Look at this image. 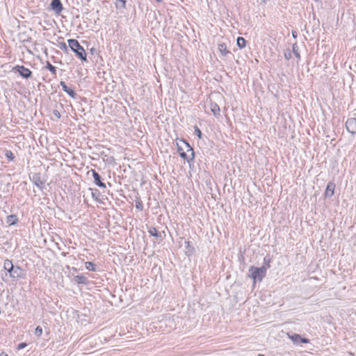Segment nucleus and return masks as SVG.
I'll use <instances>...</instances> for the list:
<instances>
[{
	"mask_svg": "<svg viewBox=\"0 0 356 356\" xmlns=\"http://www.w3.org/2000/svg\"><path fill=\"white\" fill-rule=\"evenodd\" d=\"M284 57L286 60H289L291 58V53L289 50L284 52Z\"/></svg>",
	"mask_w": 356,
	"mask_h": 356,
	"instance_id": "bb28decb",
	"label": "nucleus"
},
{
	"mask_svg": "<svg viewBox=\"0 0 356 356\" xmlns=\"http://www.w3.org/2000/svg\"><path fill=\"white\" fill-rule=\"evenodd\" d=\"M60 86L64 92H65L70 97L72 98H75L76 96V93L74 90L69 88L64 81H60Z\"/></svg>",
	"mask_w": 356,
	"mask_h": 356,
	"instance_id": "9d476101",
	"label": "nucleus"
},
{
	"mask_svg": "<svg viewBox=\"0 0 356 356\" xmlns=\"http://www.w3.org/2000/svg\"><path fill=\"white\" fill-rule=\"evenodd\" d=\"M70 48L74 51L76 56L81 60H87V55L84 48L80 45L79 42L75 39H69L67 40Z\"/></svg>",
	"mask_w": 356,
	"mask_h": 356,
	"instance_id": "f03ea898",
	"label": "nucleus"
},
{
	"mask_svg": "<svg viewBox=\"0 0 356 356\" xmlns=\"http://www.w3.org/2000/svg\"><path fill=\"white\" fill-rule=\"evenodd\" d=\"M346 127L347 131L351 134H356V118H351L348 119L346 122Z\"/></svg>",
	"mask_w": 356,
	"mask_h": 356,
	"instance_id": "0eeeda50",
	"label": "nucleus"
},
{
	"mask_svg": "<svg viewBox=\"0 0 356 356\" xmlns=\"http://www.w3.org/2000/svg\"><path fill=\"white\" fill-rule=\"evenodd\" d=\"M60 47L61 49L66 51L67 49V47L65 42L60 44Z\"/></svg>",
	"mask_w": 356,
	"mask_h": 356,
	"instance_id": "cd10ccee",
	"label": "nucleus"
},
{
	"mask_svg": "<svg viewBox=\"0 0 356 356\" xmlns=\"http://www.w3.org/2000/svg\"><path fill=\"white\" fill-rule=\"evenodd\" d=\"M5 156L9 161H13L15 158L13 153L10 150H6Z\"/></svg>",
	"mask_w": 356,
	"mask_h": 356,
	"instance_id": "5701e85b",
	"label": "nucleus"
},
{
	"mask_svg": "<svg viewBox=\"0 0 356 356\" xmlns=\"http://www.w3.org/2000/svg\"><path fill=\"white\" fill-rule=\"evenodd\" d=\"M136 207L140 211L143 210V206L140 200L136 201Z\"/></svg>",
	"mask_w": 356,
	"mask_h": 356,
	"instance_id": "a878e982",
	"label": "nucleus"
},
{
	"mask_svg": "<svg viewBox=\"0 0 356 356\" xmlns=\"http://www.w3.org/2000/svg\"><path fill=\"white\" fill-rule=\"evenodd\" d=\"M85 267L87 270L90 271H95V264L91 261H86L85 263Z\"/></svg>",
	"mask_w": 356,
	"mask_h": 356,
	"instance_id": "aec40b11",
	"label": "nucleus"
},
{
	"mask_svg": "<svg viewBox=\"0 0 356 356\" xmlns=\"http://www.w3.org/2000/svg\"><path fill=\"white\" fill-rule=\"evenodd\" d=\"M51 8L55 12L56 14H60L63 10V7L60 0H52L50 4Z\"/></svg>",
	"mask_w": 356,
	"mask_h": 356,
	"instance_id": "6e6552de",
	"label": "nucleus"
},
{
	"mask_svg": "<svg viewBox=\"0 0 356 356\" xmlns=\"http://www.w3.org/2000/svg\"><path fill=\"white\" fill-rule=\"evenodd\" d=\"M258 356H265V355H262V354H259Z\"/></svg>",
	"mask_w": 356,
	"mask_h": 356,
	"instance_id": "c9c22d12",
	"label": "nucleus"
},
{
	"mask_svg": "<svg viewBox=\"0 0 356 356\" xmlns=\"http://www.w3.org/2000/svg\"><path fill=\"white\" fill-rule=\"evenodd\" d=\"M156 1H158V2H161V0H156Z\"/></svg>",
	"mask_w": 356,
	"mask_h": 356,
	"instance_id": "e433bc0d",
	"label": "nucleus"
},
{
	"mask_svg": "<svg viewBox=\"0 0 356 356\" xmlns=\"http://www.w3.org/2000/svg\"><path fill=\"white\" fill-rule=\"evenodd\" d=\"M335 185L332 182H329L327 185L325 190V195L328 197H332L334 193Z\"/></svg>",
	"mask_w": 356,
	"mask_h": 356,
	"instance_id": "ddd939ff",
	"label": "nucleus"
},
{
	"mask_svg": "<svg viewBox=\"0 0 356 356\" xmlns=\"http://www.w3.org/2000/svg\"><path fill=\"white\" fill-rule=\"evenodd\" d=\"M292 36L294 38H297V32L296 31H292Z\"/></svg>",
	"mask_w": 356,
	"mask_h": 356,
	"instance_id": "2f4dec72",
	"label": "nucleus"
},
{
	"mask_svg": "<svg viewBox=\"0 0 356 356\" xmlns=\"http://www.w3.org/2000/svg\"><path fill=\"white\" fill-rule=\"evenodd\" d=\"M218 49L221 53V54L225 56L229 51L227 50V45L225 43H220L218 45Z\"/></svg>",
	"mask_w": 356,
	"mask_h": 356,
	"instance_id": "2eb2a0df",
	"label": "nucleus"
},
{
	"mask_svg": "<svg viewBox=\"0 0 356 356\" xmlns=\"http://www.w3.org/2000/svg\"><path fill=\"white\" fill-rule=\"evenodd\" d=\"M13 71L19 73V75L24 79H29L32 76V72L23 65H16L13 67Z\"/></svg>",
	"mask_w": 356,
	"mask_h": 356,
	"instance_id": "20e7f679",
	"label": "nucleus"
},
{
	"mask_svg": "<svg viewBox=\"0 0 356 356\" xmlns=\"http://www.w3.org/2000/svg\"><path fill=\"white\" fill-rule=\"evenodd\" d=\"M17 222V217L15 215H10L6 218V223L9 225H15Z\"/></svg>",
	"mask_w": 356,
	"mask_h": 356,
	"instance_id": "dca6fc26",
	"label": "nucleus"
},
{
	"mask_svg": "<svg viewBox=\"0 0 356 356\" xmlns=\"http://www.w3.org/2000/svg\"><path fill=\"white\" fill-rule=\"evenodd\" d=\"M181 152H186L185 147H182V150H181Z\"/></svg>",
	"mask_w": 356,
	"mask_h": 356,
	"instance_id": "f704fd0d",
	"label": "nucleus"
},
{
	"mask_svg": "<svg viewBox=\"0 0 356 356\" xmlns=\"http://www.w3.org/2000/svg\"><path fill=\"white\" fill-rule=\"evenodd\" d=\"M74 280L79 284H87L88 282V279L83 275L75 276Z\"/></svg>",
	"mask_w": 356,
	"mask_h": 356,
	"instance_id": "f3484780",
	"label": "nucleus"
},
{
	"mask_svg": "<svg viewBox=\"0 0 356 356\" xmlns=\"http://www.w3.org/2000/svg\"><path fill=\"white\" fill-rule=\"evenodd\" d=\"M194 131H195V134L199 138H202V132H201V130L197 127L195 126V128H194Z\"/></svg>",
	"mask_w": 356,
	"mask_h": 356,
	"instance_id": "393cba45",
	"label": "nucleus"
},
{
	"mask_svg": "<svg viewBox=\"0 0 356 356\" xmlns=\"http://www.w3.org/2000/svg\"><path fill=\"white\" fill-rule=\"evenodd\" d=\"M47 69H48L51 73L54 75L56 74V68L54 65H52L49 61L46 62V67Z\"/></svg>",
	"mask_w": 356,
	"mask_h": 356,
	"instance_id": "6ab92c4d",
	"label": "nucleus"
},
{
	"mask_svg": "<svg viewBox=\"0 0 356 356\" xmlns=\"http://www.w3.org/2000/svg\"><path fill=\"white\" fill-rule=\"evenodd\" d=\"M32 181H33V183L35 184V185L36 186H38L39 188L42 189L44 184V181L41 179L40 178V176L39 174H35L33 175V178H32Z\"/></svg>",
	"mask_w": 356,
	"mask_h": 356,
	"instance_id": "9b49d317",
	"label": "nucleus"
},
{
	"mask_svg": "<svg viewBox=\"0 0 356 356\" xmlns=\"http://www.w3.org/2000/svg\"><path fill=\"white\" fill-rule=\"evenodd\" d=\"M237 46L242 49L245 47L246 41L242 37H238L236 40Z\"/></svg>",
	"mask_w": 356,
	"mask_h": 356,
	"instance_id": "a211bd4d",
	"label": "nucleus"
},
{
	"mask_svg": "<svg viewBox=\"0 0 356 356\" xmlns=\"http://www.w3.org/2000/svg\"><path fill=\"white\" fill-rule=\"evenodd\" d=\"M10 277L13 279H24L26 277V273L22 268L16 266L12 269Z\"/></svg>",
	"mask_w": 356,
	"mask_h": 356,
	"instance_id": "423d86ee",
	"label": "nucleus"
},
{
	"mask_svg": "<svg viewBox=\"0 0 356 356\" xmlns=\"http://www.w3.org/2000/svg\"><path fill=\"white\" fill-rule=\"evenodd\" d=\"M118 1L122 3V5H121L122 8H125L126 0H118Z\"/></svg>",
	"mask_w": 356,
	"mask_h": 356,
	"instance_id": "7c9ffc66",
	"label": "nucleus"
},
{
	"mask_svg": "<svg viewBox=\"0 0 356 356\" xmlns=\"http://www.w3.org/2000/svg\"><path fill=\"white\" fill-rule=\"evenodd\" d=\"M0 356H8L7 354H5L4 353H1L0 354Z\"/></svg>",
	"mask_w": 356,
	"mask_h": 356,
	"instance_id": "72a5a7b5",
	"label": "nucleus"
},
{
	"mask_svg": "<svg viewBox=\"0 0 356 356\" xmlns=\"http://www.w3.org/2000/svg\"><path fill=\"white\" fill-rule=\"evenodd\" d=\"M249 276L254 280V282L256 280L261 281L262 279L266 276V268L264 266L261 268L251 266L249 268Z\"/></svg>",
	"mask_w": 356,
	"mask_h": 356,
	"instance_id": "7ed1b4c3",
	"label": "nucleus"
},
{
	"mask_svg": "<svg viewBox=\"0 0 356 356\" xmlns=\"http://www.w3.org/2000/svg\"><path fill=\"white\" fill-rule=\"evenodd\" d=\"M292 50H293V53L294 54V55L296 56V57L297 58H300V53L298 51V44L296 43L293 44V47H292Z\"/></svg>",
	"mask_w": 356,
	"mask_h": 356,
	"instance_id": "4be33fe9",
	"label": "nucleus"
},
{
	"mask_svg": "<svg viewBox=\"0 0 356 356\" xmlns=\"http://www.w3.org/2000/svg\"><path fill=\"white\" fill-rule=\"evenodd\" d=\"M186 245H187L186 248L188 250V251H190V250H189V249H190L189 242H188V241H186Z\"/></svg>",
	"mask_w": 356,
	"mask_h": 356,
	"instance_id": "473e14b6",
	"label": "nucleus"
},
{
	"mask_svg": "<svg viewBox=\"0 0 356 356\" xmlns=\"http://www.w3.org/2000/svg\"><path fill=\"white\" fill-rule=\"evenodd\" d=\"M148 232L149 233V234L151 236H156V237L161 236L160 234H159L157 229L155 227H150L148 230Z\"/></svg>",
	"mask_w": 356,
	"mask_h": 356,
	"instance_id": "412c9836",
	"label": "nucleus"
},
{
	"mask_svg": "<svg viewBox=\"0 0 356 356\" xmlns=\"http://www.w3.org/2000/svg\"><path fill=\"white\" fill-rule=\"evenodd\" d=\"M53 113H54V115L57 118H60V116H61V115H60V113H59V111H57V110H54V111H53Z\"/></svg>",
	"mask_w": 356,
	"mask_h": 356,
	"instance_id": "c85d7f7f",
	"label": "nucleus"
},
{
	"mask_svg": "<svg viewBox=\"0 0 356 356\" xmlns=\"http://www.w3.org/2000/svg\"><path fill=\"white\" fill-rule=\"evenodd\" d=\"M211 111L215 116L220 115V106L215 102H211L209 104Z\"/></svg>",
	"mask_w": 356,
	"mask_h": 356,
	"instance_id": "f8f14e48",
	"label": "nucleus"
},
{
	"mask_svg": "<svg viewBox=\"0 0 356 356\" xmlns=\"http://www.w3.org/2000/svg\"><path fill=\"white\" fill-rule=\"evenodd\" d=\"M288 337L293 341V343L296 345H298L300 343H309V340L306 338H302L298 334L296 333H287Z\"/></svg>",
	"mask_w": 356,
	"mask_h": 356,
	"instance_id": "39448f33",
	"label": "nucleus"
},
{
	"mask_svg": "<svg viewBox=\"0 0 356 356\" xmlns=\"http://www.w3.org/2000/svg\"><path fill=\"white\" fill-rule=\"evenodd\" d=\"M34 334L37 337H40L42 334V328L40 326H38L35 330Z\"/></svg>",
	"mask_w": 356,
	"mask_h": 356,
	"instance_id": "b1692460",
	"label": "nucleus"
},
{
	"mask_svg": "<svg viewBox=\"0 0 356 356\" xmlns=\"http://www.w3.org/2000/svg\"><path fill=\"white\" fill-rule=\"evenodd\" d=\"M15 266L13 264L12 261L9 259H6L3 262V268L10 275V272Z\"/></svg>",
	"mask_w": 356,
	"mask_h": 356,
	"instance_id": "4468645a",
	"label": "nucleus"
},
{
	"mask_svg": "<svg viewBox=\"0 0 356 356\" xmlns=\"http://www.w3.org/2000/svg\"><path fill=\"white\" fill-rule=\"evenodd\" d=\"M27 346V344L26 343H21L18 345L17 346V348L19 350V349H22L24 348H25L26 346Z\"/></svg>",
	"mask_w": 356,
	"mask_h": 356,
	"instance_id": "c756f323",
	"label": "nucleus"
},
{
	"mask_svg": "<svg viewBox=\"0 0 356 356\" xmlns=\"http://www.w3.org/2000/svg\"><path fill=\"white\" fill-rule=\"evenodd\" d=\"M90 172L94 178V181H95V184L101 188H106L105 184L101 181V177L99 175V173L97 172H96L95 170H91Z\"/></svg>",
	"mask_w": 356,
	"mask_h": 356,
	"instance_id": "1a4fd4ad",
	"label": "nucleus"
},
{
	"mask_svg": "<svg viewBox=\"0 0 356 356\" xmlns=\"http://www.w3.org/2000/svg\"><path fill=\"white\" fill-rule=\"evenodd\" d=\"M177 151L182 159L187 160L188 162L194 159L195 154L193 149L187 142L184 140H181L179 143H177Z\"/></svg>",
	"mask_w": 356,
	"mask_h": 356,
	"instance_id": "f257e3e1",
	"label": "nucleus"
}]
</instances>
